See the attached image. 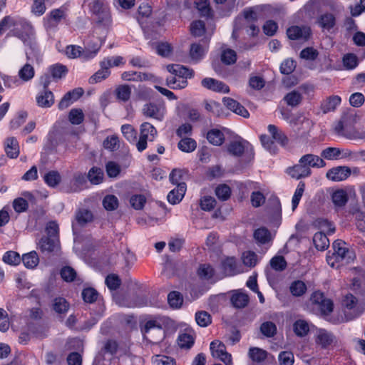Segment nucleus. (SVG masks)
<instances>
[{"mask_svg": "<svg viewBox=\"0 0 365 365\" xmlns=\"http://www.w3.org/2000/svg\"><path fill=\"white\" fill-rule=\"evenodd\" d=\"M36 102L41 108H50L54 103V98L52 92L44 91L36 96Z\"/></svg>", "mask_w": 365, "mask_h": 365, "instance_id": "obj_27", "label": "nucleus"}, {"mask_svg": "<svg viewBox=\"0 0 365 365\" xmlns=\"http://www.w3.org/2000/svg\"><path fill=\"white\" fill-rule=\"evenodd\" d=\"M267 351L259 347H250L248 351L249 357L254 362L260 363L264 361L267 357Z\"/></svg>", "mask_w": 365, "mask_h": 365, "instance_id": "obj_33", "label": "nucleus"}, {"mask_svg": "<svg viewBox=\"0 0 365 365\" xmlns=\"http://www.w3.org/2000/svg\"><path fill=\"white\" fill-rule=\"evenodd\" d=\"M287 172L292 178L297 180L308 177L312 173L311 169H309V168L304 166L301 163H298V164L288 168Z\"/></svg>", "mask_w": 365, "mask_h": 365, "instance_id": "obj_21", "label": "nucleus"}, {"mask_svg": "<svg viewBox=\"0 0 365 365\" xmlns=\"http://www.w3.org/2000/svg\"><path fill=\"white\" fill-rule=\"evenodd\" d=\"M166 85L171 89H182L187 86V81L180 79L175 75H171L166 78Z\"/></svg>", "mask_w": 365, "mask_h": 365, "instance_id": "obj_38", "label": "nucleus"}, {"mask_svg": "<svg viewBox=\"0 0 365 365\" xmlns=\"http://www.w3.org/2000/svg\"><path fill=\"white\" fill-rule=\"evenodd\" d=\"M53 309L57 313H66L69 309V304L64 298L57 297L53 299Z\"/></svg>", "mask_w": 365, "mask_h": 365, "instance_id": "obj_51", "label": "nucleus"}, {"mask_svg": "<svg viewBox=\"0 0 365 365\" xmlns=\"http://www.w3.org/2000/svg\"><path fill=\"white\" fill-rule=\"evenodd\" d=\"M249 150L252 155V148L250 144L245 140L232 141L227 146L229 154L236 157L241 156L245 151Z\"/></svg>", "mask_w": 365, "mask_h": 365, "instance_id": "obj_13", "label": "nucleus"}, {"mask_svg": "<svg viewBox=\"0 0 365 365\" xmlns=\"http://www.w3.org/2000/svg\"><path fill=\"white\" fill-rule=\"evenodd\" d=\"M118 199L113 195H107L103 200V207L108 211L116 210L118 207Z\"/></svg>", "mask_w": 365, "mask_h": 365, "instance_id": "obj_50", "label": "nucleus"}, {"mask_svg": "<svg viewBox=\"0 0 365 365\" xmlns=\"http://www.w3.org/2000/svg\"><path fill=\"white\" fill-rule=\"evenodd\" d=\"M302 99V94L297 90L289 92L283 98L284 101L291 107H297L300 105Z\"/></svg>", "mask_w": 365, "mask_h": 365, "instance_id": "obj_28", "label": "nucleus"}, {"mask_svg": "<svg viewBox=\"0 0 365 365\" xmlns=\"http://www.w3.org/2000/svg\"><path fill=\"white\" fill-rule=\"evenodd\" d=\"M260 332L266 337H273L277 334V326L272 322H263L259 328Z\"/></svg>", "mask_w": 365, "mask_h": 365, "instance_id": "obj_44", "label": "nucleus"}, {"mask_svg": "<svg viewBox=\"0 0 365 365\" xmlns=\"http://www.w3.org/2000/svg\"><path fill=\"white\" fill-rule=\"evenodd\" d=\"M115 95L118 100L126 102L131 95V87L128 85H120L115 89Z\"/></svg>", "mask_w": 365, "mask_h": 365, "instance_id": "obj_45", "label": "nucleus"}, {"mask_svg": "<svg viewBox=\"0 0 365 365\" xmlns=\"http://www.w3.org/2000/svg\"><path fill=\"white\" fill-rule=\"evenodd\" d=\"M254 237L260 244H266L272 240L269 230L264 227H259L255 231Z\"/></svg>", "mask_w": 365, "mask_h": 365, "instance_id": "obj_37", "label": "nucleus"}, {"mask_svg": "<svg viewBox=\"0 0 365 365\" xmlns=\"http://www.w3.org/2000/svg\"><path fill=\"white\" fill-rule=\"evenodd\" d=\"M317 24L323 30L330 31L336 24L335 16L328 12L322 14L318 17Z\"/></svg>", "mask_w": 365, "mask_h": 365, "instance_id": "obj_23", "label": "nucleus"}, {"mask_svg": "<svg viewBox=\"0 0 365 365\" xmlns=\"http://www.w3.org/2000/svg\"><path fill=\"white\" fill-rule=\"evenodd\" d=\"M142 111L144 115L162 121L164 118L166 109L163 104L149 103L143 106Z\"/></svg>", "mask_w": 365, "mask_h": 365, "instance_id": "obj_9", "label": "nucleus"}, {"mask_svg": "<svg viewBox=\"0 0 365 365\" xmlns=\"http://www.w3.org/2000/svg\"><path fill=\"white\" fill-rule=\"evenodd\" d=\"M268 131L272 135V138L281 144L282 145H286L288 143V138L286 135L280 130L277 126L274 125H269L267 127Z\"/></svg>", "mask_w": 365, "mask_h": 365, "instance_id": "obj_30", "label": "nucleus"}, {"mask_svg": "<svg viewBox=\"0 0 365 365\" xmlns=\"http://www.w3.org/2000/svg\"><path fill=\"white\" fill-rule=\"evenodd\" d=\"M222 268L226 276H234L242 272L241 265L237 263L236 259L233 257L225 258L222 262Z\"/></svg>", "mask_w": 365, "mask_h": 365, "instance_id": "obj_16", "label": "nucleus"}, {"mask_svg": "<svg viewBox=\"0 0 365 365\" xmlns=\"http://www.w3.org/2000/svg\"><path fill=\"white\" fill-rule=\"evenodd\" d=\"M35 76V69L34 66L26 63L18 71V77L22 83H26L31 81Z\"/></svg>", "mask_w": 365, "mask_h": 365, "instance_id": "obj_26", "label": "nucleus"}, {"mask_svg": "<svg viewBox=\"0 0 365 365\" xmlns=\"http://www.w3.org/2000/svg\"><path fill=\"white\" fill-rule=\"evenodd\" d=\"M201 85L212 91L227 93L230 91L228 86L223 82L212 78H205L201 81Z\"/></svg>", "mask_w": 365, "mask_h": 365, "instance_id": "obj_15", "label": "nucleus"}, {"mask_svg": "<svg viewBox=\"0 0 365 365\" xmlns=\"http://www.w3.org/2000/svg\"><path fill=\"white\" fill-rule=\"evenodd\" d=\"M125 62L123 61V58L122 56H110L104 58L101 61V66H106L109 70L110 68L114 66H119L120 65L124 64Z\"/></svg>", "mask_w": 365, "mask_h": 365, "instance_id": "obj_54", "label": "nucleus"}, {"mask_svg": "<svg viewBox=\"0 0 365 365\" xmlns=\"http://www.w3.org/2000/svg\"><path fill=\"white\" fill-rule=\"evenodd\" d=\"M331 199L335 206L343 207L347 202L348 197L346 191L338 190L333 192Z\"/></svg>", "mask_w": 365, "mask_h": 365, "instance_id": "obj_43", "label": "nucleus"}, {"mask_svg": "<svg viewBox=\"0 0 365 365\" xmlns=\"http://www.w3.org/2000/svg\"><path fill=\"white\" fill-rule=\"evenodd\" d=\"M195 321L202 327H206L212 322L210 314L205 311H199L195 313Z\"/></svg>", "mask_w": 365, "mask_h": 365, "instance_id": "obj_48", "label": "nucleus"}, {"mask_svg": "<svg viewBox=\"0 0 365 365\" xmlns=\"http://www.w3.org/2000/svg\"><path fill=\"white\" fill-rule=\"evenodd\" d=\"M321 155L329 160H338L343 159H351L354 158V153L347 148L329 147L322 150Z\"/></svg>", "mask_w": 365, "mask_h": 365, "instance_id": "obj_8", "label": "nucleus"}, {"mask_svg": "<svg viewBox=\"0 0 365 365\" xmlns=\"http://www.w3.org/2000/svg\"><path fill=\"white\" fill-rule=\"evenodd\" d=\"M89 7L90 11L95 15L97 23L108 25L111 23L110 8L105 0H83Z\"/></svg>", "mask_w": 365, "mask_h": 365, "instance_id": "obj_5", "label": "nucleus"}, {"mask_svg": "<svg viewBox=\"0 0 365 365\" xmlns=\"http://www.w3.org/2000/svg\"><path fill=\"white\" fill-rule=\"evenodd\" d=\"M186 192L185 183L178 184L177 188L172 190L168 195L167 198L170 203L175 205L179 203L184 197Z\"/></svg>", "mask_w": 365, "mask_h": 365, "instance_id": "obj_24", "label": "nucleus"}, {"mask_svg": "<svg viewBox=\"0 0 365 365\" xmlns=\"http://www.w3.org/2000/svg\"><path fill=\"white\" fill-rule=\"evenodd\" d=\"M304 189H305L304 182H299V183L298 184V185L294 191V195L292 199V210H294L297 207V206L300 202V200L304 194Z\"/></svg>", "mask_w": 365, "mask_h": 365, "instance_id": "obj_56", "label": "nucleus"}, {"mask_svg": "<svg viewBox=\"0 0 365 365\" xmlns=\"http://www.w3.org/2000/svg\"><path fill=\"white\" fill-rule=\"evenodd\" d=\"M195 4L201 16H211L212 11L210 7L209 0H195Z\"/></svg>", "mask_w": 365, "mask_h": 365, "instance_id": "obj_55", "label": "nucleus"}, {"mask_svg": "<svg viewBox=\"0 0 365 365\" xmlns=\"http://www.w3.org/2000/svg\"><path fill=\"white\" fill-rule=\"evenodd\" d=\"M190 32L194 36H202L205 33V23L201 20L193 21L190 24Z\"/></svg>", "mask_w": 365, "mask_h": 365, "instance_id": "obj_57", "label": "nucleus"}, {"mask_svg": "<svg viewBox=\"0 0 365 365\" xmlns=\"http://www.w3.org/2000/svg\"><path fill=\"white\" fill-rule=\"evenodd\" d=\"M140 131V138L136 143V147L139 152H142L146 149L148 141L154 140L158 132L155 128L148 122L141 124Z\"/></svg>", "mask_w": 365, "mask_h": 365, "instance_id": "obj_6", "label": "nucleus"}, {"mask_svg": "<svg viewBox=\"0 0 365 365\" xmlns=\"http://www.w3.org/2000/svg\"><path fill=\"white\" fill-rule=\"evenodd\" d=\"M241 259L244 265L248 267H254L259 261L258 256L252 251L244 252Z\"/></svg>", "mask_w": 365, "mask_h": 365, "instance_id": "obj_40", "label": "nucleus"}, {"mask_svg": "<svg viewBox=\"0 0 365 365\" xmlns=\"http://www.w3.org/2000/svg\"><path fill=\"white\" fill-rule=\"evenodd\" d=\"M167 70L171 75H175L178 76L180 79L191 78L194 76V71L192 69L179 65V64H169L167 66Z\"/></svg>", "mask_w": 365, "mask_h": 365, "instance_id": "obj_17", "label": "nucleus"}, {"mask_svg": "<svg viewBox=\"0 0 365 365\" xmlns=\"http://www.w3.org/2000/svg\"><path fill=\"white\" fill-rule=\"evenodd\" d=\"M351 174V170L348 166H336L329 169L326 177L332 181L339 182L346 180Z\"/></svg>", "mask_w": 365, "mask_h": 365, "instance_id": "obj_11", "label": "nucleus"}, {"mask_svg": "<svg viewBox=\"0 0 365 365\" xmlns=\"http://www.w3.org/2000/svg\"><path fill=\"white\" fill-rule=\"evenodd\" d=\"M121 78L128 81H152L158 82V78L152 73L136 71H125L121 74Z\"/></svg>", "mask_w": 365, "mask_h": 365, "instance_id": "obj_14", "label": "nucleus"}, {"mask_svg": "<svg viewBox=\"0 0 365 365\" xmlns=\"http://www.w3.org/2000/svg\"><path fill=\"white\" fill-rule=\"evenodd\" d=\"M249 299L247 294L242 292H235L232 295L231 302L235 307L241 309L247 305Z\"/></svg>", "mask_w": 365, "mask_h": 365, "instance_id": "obj_29", "label": "nucleus"}, {"mask_svg": "<svg viewBox=\"0 0 365 365\" xmlns=\"http://www.w3.org/2000/svg\"><path fill=\"white\" fill-rule=\"evenodd\" d=\"M271 267L276 271H283L287 267V262L282 256H275L270 260Z\"/></svg>", "mask_w": 365, "mask_h": 365, "instance_id": "obj_61", "label": "nucleus"}, {"mask_svg": "<svg viewBox=\"0 0 365 365\" xmlns=\"http://www.w3.org/2000/svg\"><path fill=\"white\" fill-rule=\"evenodd\" d=\"M360 124L356 127L354 135H351V140H365V117L360 118Z\"/></svg>", "mask_w": 365, "mask_h": 365, "instance_id": "obj_62", "label": "nucleus"}, {"mask_svg": "<svg viewBox=\"0 0 365 365\" xmlns=\"http://www.w3.org/2000/svg\"><path fill=\"white\" fill-rule=\"evenodd\" d=\"M43 179L49 187H54L61 182V177L58 171L51 170L45 174Z\"/></svg>", "mask_w": 365, "mask_h": 365, "instance_id": "obj_42", "label": "nucleus"}, {"mask_svg": "<svg viewBox=\"0 0 365 365\" xmlns=\"http://www.w3.org/2000/svg\"><path fill=\"white\" fill-rule=\"evenodd\" d=\"M314 225L323 233L327 232L330 235L335 232L334 225L327 219L319 218L314 221Z\"/></svg>", "mask_w": 365, "mask_h": 365, "instance_id": "obj_35", "label": "nucleus"}, {"mask_svg": "<svg viewBox=\"0 0 365 365\" xmlns=\"http://www.w3.org/2000/svg\"><path fill=\"white\" fill-rule=\"evenodd\" d=\"M38 247L43 252H53L58 249L59 240L57 238L43 237L39 240Z\"/></svg>", "mask_w": 365, "mask_h": 365, "instance_id": "obj_22", "label": "nucleus"}, {"mask_svg": "<svg viewBox=\"0 0 365 365\" xmlns=\"http://www.w3.org/2000/svg\"><path fill=\"white\" fill-rule=\"evenodd\" d=\"M333 252L327 255V262L331 267L338 268L340 264L344 261L348 262L351 259V252L347 247L346 243L341 240H337L332 245Z\"/></svg>", "mask_w": 365, "mask_h": 365, "instance_id": "obj_2", "label": "nucleus"}, {"mask_svg": "<svg viewBox=\"0 0 365 365\" xmlns=\"http://www.w3.org/2000/svg\"><path fill=\"white\" fill-rule=\"evenodd\" d=\"M101 43L98 41L88 42L85 48L79 46L70 45L66 48V54L70 58H81L87 61L93 58L99 51Z\"/></svg>", "mask_w": 365, "mask_h": 365, "instance_id": "obj_4", "label": "nucleus"}, {"mask_svg": "<svg viewBox=\"0 0 365 365\" xmlns=\"http://www.w3.org/2000/svg\"><path fill=\"white\" fill-rule=\"evenodd\" d=\"M11 33L13 36L20 38L26 46L29 47L34 54L38 53V48L36 41L34 29L30 23L24 19L15 17Z\"/></svg>", "mask_w": 365, "mask_h": 365, "instance_id": "obj_1", "label": "nucleus"}, {"mask_svg": "<svg viewBox=\"0 0 365 365\" xmlns=\"http://www.w3.org/2000/svg\"><path fill=\"white\" fill-rule=\"evenodd\" d=\"M309 330V324L304 320H297L294 324V331L299 336L307 335Z\"/></svg>", "mask_w": 365, "mask_h": 365, "instance_id": "obj_59", "label": "nucleus"}, {"mask_svg": "<svg viewBox=\"0 0 365 365\" xmlns=\"http://www.w3.org/2000/svg\"><path fill=\"white\" fill-rule=\"evenodd\" d=\"M4 148L7 156L10 158H16L19 155V143L14 137L6 138L4 143Z\"/></svg>", "mask_w": 365, "mask_h": 365, "instance_id": "obj_25", "label": "nucleus"}, {"mask_svg": "<svg viewBox=\"0 0 365 365\" xmlns=\"http://www.w3.org/2000/svg\"><path fill=\"white\" fill-rule=\"evenodd\" d=\"M215 195L219 200L225 201L230 197L231 189L225 184L220 185L215 188Z\"/></svg>", "mask_w": 365, "mask_h": 365, "instance_id": "obj_58", "label": "nucleus"}, {"mask_svg": "<svg viewBox=\"0 0 365 365\" xmlns=\"http://www.w3.org/2000/svg\"><path fill=\"white\" fill-rule=\"evenodd\" d=\"M315 341L322 348L326 349L336 342V337L332 333L321 329L317 332Z\"/></svg>", "mask_w": 365, "mask_h": 365, "instance_id": "obj_18", "label": "nucleus"}, {"mask_svg": "<svg viewBox=\"0 0 365 365\" xmlns=\"http://www.w3.org/2000/svg\"><path fill=\"white\" fill-rule=\"evenodd\" d=\"M210 351L212 356L220 359L226 365H232L231 355L225 350V346L218 340H215L210 344Z\"/></svg>", "mask_w": 365, "mask_h": 365, "instance_id": "obj_10", "label": "nucleus"}, {"mask_svg": "<svg viewBox=\"0 0 365 365\" xmlns=\"http://www.w3.org/2000/svg\"><path fill=\"white\" fill-rule=\"evenodd\" d=\"M168 302L172 308L178 309L182 304L183 298L180 292L173 291L168 295Z\"/></svg>", "mask_w": 365, "mask_h": 365, "instance_id": "obj_46", "label": "nucleus"}, {"mask_svg": "<svg viewBox=\"0 0 365 365\" xmlns=\"http://www.w3.org/2000/svg\"><path fill=\"white\" fill-rule=\"evenodd\" d=\"M313 242L318 250H324L329 245V240L325 233L318 232L313 237Z\"/></svg>", "mask_w": 365, "mask_h": 365, "instance_id": "obj_34", "label": "nucleus"}, {"mask_svg": "<svg viewBox=\"0 0 365 365\" xmlns=\"http://www.w3.org/2000/svg\"><path fill=\"white\" fill-rule=\"evenodd\" d=\"M341 98L338 96H332L324 101L321 106L323 113H327L333 111L340 104Z\"/></svg>", "mask_w": 365, "mask_h": 365, "instance_id": "obj_32", "label": "nucleus"}, {"mask_svg": "<svg viewBox=\"0 0 365 365\" xmlns=\"http://www.w3.org/2000/svg\"><path fill=\"white\" fill-rule=\"evenodd\" d=\"M21 260H22L24 266L29 269L36 267L39 262L38 256L35 251L24 255Z\"/></svg>", "mask_w": 365, "mask_h": 365, "instance_id": "obj_36", "label": "nucleus"}, {"mask_svg": "<svg viewBox=\"0 0 365 365\" xmlns=\"http://www.w3.org/2000/svg\"><path fill=\"white\" fill-rule=\"evenodd\" d=\"M178 148L185 153H191L194 151L197 147V143L190 138H183L178 143Z\"/></svg>", "mask_w": 365, "mask_h": 365, "instance_id": "obj_39", "label": "nucleus"}, {"mask_svg": "<svg viewBox=\"0 0 365 365\" xmlns=\"http://www.w3.org/2000/svg\"><path fill=\"white\" fill-rule=\"evenodd\" d=\"M360 120L359 115L354 111L344 113L341 120L334 127L335 133L341 137L351 140V135H354V125Z\"/></svg>", "mask_w": 365, "mask_h": 365, "instance_id": "obj_3", "label": "nucleus"}, {"mask_svg": "<svg viewBox=\"0 0 365 365\" xmlns=\"http://www.w3.org/2000/svg\"><path fill=\"white\" fill-rule=\"evenodd\" d=\"M154 365H175V360L165 355H156L153 359Z\"/></svg>", "mask_w": 365, "mask_h": 365, "instance_id": "obj_64", "label": "nucleus"}, {"mask_svg": "<svg viewBox=\"0 0 365 365\" xmlns=\"http://www.w3.org/2000/svg\"><path fill=\"white\" fill-rule=\"evenodd\" d=\"M287 35L292 40H307L311 35V29L307 26H292L287 29Z\"/></svg>", "mask_w": 365, "mask_h": 365, "instance_id": "obj_12", "label": "nucleus"}, {"mask_svg": "<svg viewBox=\"0 0 365 365\" xmlns=\"http://www.w3.org/2000/svg\"><path fill=\"white\" fill-rule=\"evenodd\" d=\"M88 178L92 184H100L103 179V172L101 168H92L88 172Z\"/></svg>", "mask_w": 365, "mask_h": 365, "instance_id": "obj_53", "label": "nucleus"}, {"mask_svg": "<svg viewBox=\"0 0 365 365\" xmlns=\"http://www.w3.org/2000/svg\"><path fill=\"white\" fill-rule=\"evenodd\" d=\"M288 123L294 131L301 134L308 133L313 124L312 121L302 113L294 114Z\"/></svg>", "mask_w": 365, "mask_h": 365, "instance_id": "obj_7", "label": "nucleus"}, {"mask_svg": "<svg viewBox=\"0 0 365 365\" xmlns=\"http://www.w3.org/2000/svg\"><path fill=\"white\" fill-rule=\"evenodd\" d=\"M278 360L280 365H293L294 362V354L291 351H281L278 356Z\"/></svg>", "mask_w": 365, "mask_h": 365, "instance_id": "obj_63", "label": "nucleus"}, {"mask_svg": "<svg viewBox=\"0 0 365 365\" xmlns=\"http://www.w3.org/2000/svg\"><path fill=\"white\" fill-rule=\"evenodd\" d=\"M304 166L309 168H323L326 163L322 158L313 154H306L301 157L299 160Z\"/></svg>", "mask_w": 365, "mask_h": 365, "instance_id": "obj_19", "label": "nucleus"}, {"mask_svg": "<svg viewBox=\"0 0 365 365\" xmlns=\"http://www.w3.org/2000/svg\"><path fill=\"white\" fill-rule=\"evenodd\" d=\"M195 339L190 333L180 334L178 338V344L180 348L190 349L194 344Z\"/></svg>", "mask_w": 365, "mask_h": 365, "instance_id": "obj_41", "label": "nucleus"}, {"mask_svg": "<svg viewBox=\"0 0 365 365\" xmlns=\"http://www.w3.org/2000/svg\"><path fill=\"white\" fill-rule=\"evenodd\" d=\"M207 139L210 143L219 146L225 141V135L222 131L218 129H212L207 133Z\"/></svg>", "mask_w": 365, "mask_h": 365, "instance_id": "obj_31", "label": "nucleus"}, {"mask_svg": "<svg viewBox=\"0 0 365 365\" xmlns=\"http://www.w3.org/2000/svg\"><path fill=\"white\" fill-rule=\"evenodd\" d=\"M84 118V115L81 109H71L68 114V119L73 125L81 124Z\"/></svg>", "mask_w": 365, "mask_h": 365, "instance_id": "obj_60", "label": "nucleus"}, {"mask_svg": "<svg viewBox=\"0 0 365 365\" xmlns=\"http://www.w3.org/2000/svg\"><path fill=\"white\" fill-rule=\"evenodd\" d=\"M103 148L110 151L117 150L120 148V141L117 135L108 136L103 143Z\"/></svg>", "mask_w": 365, "mask_h": 365, "instance_id": "obj_49", "label": "nucleus"}, {"mask_svg": "<svg viewBox=\"0 0 365 365\" xmlns=\"http://www.w3.org/2000/svg\"><path fill=\"white\" fill-rule=\"evenodd\" d=\"M289 289L292 295L295 297H300L306 292L307 286L304 282L297 280L291 284Z\"/></svg>", "mask_w": 365, "mask_h": 365, "instance_id": "obj_52", "label": "nucleus"}, {"mask_svg": "<svg viewBox=\"0 0 365 365\" xmlns=\"http://www.w3.org/2000/svg\"><path fill=\"white\" fill-rule=\"evenodd\" d=\"M110 71L106 66H101V69L96 71L90 78L89 83H97L107 78L110 76Z\"/></svg>", "mask_w": 365, "mask_h": 365, "instance_id": "obj_47", "label": "nucleus"}, {"mask_svg": "<svg viewBox=\"0 0 365 365\" xmlns=\"http://www.w3.org/2000/svg\"><path fill=\"white\" fill-rule=\"evenodd\" d=\"M66 16V8L61 6L58 9H53L48 17V27H56L62 19Z\"/></svg>", "mask_w": 365, "mask_h": 365, "instance_id": "obj_20", "label": "nucleus"}]
</instances>
